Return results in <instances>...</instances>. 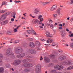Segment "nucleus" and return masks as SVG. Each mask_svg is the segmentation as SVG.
I'll list each match as a JSON object with an SVG mask.
<instances>
[{"label":"nucleus","mask_w":73,"mask_h":73,"mask_svg":"<svg viewBox=\"0 0 73 73\" xmlns=\"http://www.w3.org/2000/svg\"><path fill=\"white\" fill-rule=\"evenodd\" d=\"M31 61V60L28 59H25L23 60V62L25 63L24 64V66L25 67H28V68H30L32 66V64H29L28 62H29Z\"/></svg>","instance_id":"obj_1"},{"label":"nucleus","mask_w":73,"mask_h":73,"mask_svg":"<svg viewBox=\"0 0 73 73\" xmlns=\"http://www.w3.org/2000/svg\"><path fill=\"white\" fill-rule=\"evenodd\" d=\"M23 49L22 48L19 47L17 48L14 50V52L16 54H20L23 52Z\"/></svg>","instance_id":"obj_2"},{"label":"nucleus","mask_w":73,"mask_h":73,"mask_svg":"<svg viewBox=\"0 0 73 73\" xmlns=\"http://www.w3.org/2000/svg\"><path fill=\"white\" fill-rule=\"evenodd\" d=\"M6 54L7 56H13L14 54L12 52L11 49L9 48L6 53Z\"/></svg>","instance_id":"obj_3"},{"label":"nucleus","mask_w":73,"mask_h":73,"mask_svg":"<svg viewBox=\"0 0 73 73\" xmlns=\"http://www.w3.org/2000/svg\"><path fill=\"white\" fill-rule=\"evenodd\" d=\"M25 53L24 52H23L21 54L17 55V57L18 58H19L20 59H21V58H24V57H25Z\"/></svg>","instance_id":"obj_4"},{"label":"nucleus","mask_w":73,"mask_h":73,"mask_svg":"<svg viewBox=\"0 0 73 73\" xmlns=\"http://www.w3.org/2000/svg\"><path fill=\"white\" fill-rule=\"evenodd\" d=\"M35 72L36 73H41V66L38 65L36 66Z\"/></svg>","instance_id":"obj_5"},{"label":"nucleus","mask_w":73,"mask_h":73,"mask_svg":"<svg viewBox=\"0 0 73 73\" xmlns=\"http://www.w3.org/2000/svg\"><path fill=\"white\" fill-rule=\"evenodd\" d=\"M54 68L55 69L57 70H61L64 68V67L62 66H60L59 65H55L54 66Z\"/></svg>","instance_id":"obj_6"},{"label":"nucleus","mask_w":73,"mask_h":73,"mask_svg":"<svg viewBox=\"0 0 73 73\" xmlns=\"http://www.w3.org/2000/svg\"><path fill=\"white\" fill-rule=\"evenodd\" d=\"M21 62V61L20 60H18L14 62V64L15 65H19Z\"/></svg>","instance_id":"obj_7"},{"label":"nucleus","mask_w":73,"mask_h":73,"mask_svg":"<svg viewBox=\"0 0 73 73\" xmlns=\"http://www.w3.org/2000/svg\"><path fill=\"white\" fill-rule=\"evenodd\" d=\"M44 60L46 63H48L50 61V59L48 57H44Z\"/></svg>","instance_id":"obj_8"},{"label":"nucleus","mask_w":73,"mask_h":73,"mask_svg":"<svg viewBox=\"0 0 73 73\" xmlns=\"http://www.w3.org/2000/svg\"><path fill=\"white\" fill-rule=\"evenodd\" d=\"M29 52L31 54H36V50L33 49H31L29 51Z\"/></svg>","instance_id":"obj_9"},{"label":"nucleus","mask_w":73,"mask_h":73,"mask_svg":"<svg viewBox=\"0 0 73 73\" xmlns=\"http://www.w3.org/2000/svg\"><path fill=\"white\" fill-rule=\"evenodd\" d=\"M32 23L33 24H40V21H39L38 20L36 19L34 21V23H33V22L32 21Z\"/></svg>","instance_id":"obj_10"},{"label":"nucleus","mask_w":73,"mask_h":73,"mask_svg":"<svg viewBox=\"0 0 73 73\" xmlns=\"http://www.w3.org/2000/svg\"><path fill=\"white\" fill-rule=\"evenodd\" d=\"M29 45L31 48H34L35 47V44L32 42H30L29 43Z\"/></svg>","instance_id":"obj_11"},{"label":"nucleus","mask_w":73,"mask_h":73,"mask_svg":"<svg viewBox=\"0 0 73 73\" xmlns=\"http://www.w3.org/2000/svg\"><path fill=\"white\" fill-rule=\"evenodd\" d=\"M39 12H40V10L38 8H36L34 11V13L35 14H38Z\"/></svg>","instance_id":"obj_12"},{"label":"nucleus","mask_w":73,"mask_h":73,"mask_svg":"<svg viewBox=\"0 0 73 73\" xmlns=\"http://www.w3.org/2000/svg\"><path fill=\"white\" fill-rule=\"evenodd\" d=\"M63 64L64 65H72V63L70 62H64L63 63Z\"/></svg>","instance_id":"obj_13"},{"label":"nucleus","mask_w":73,"mask_h":73,"mask_svg":"<svg viewBox=\"0 0 73 73\" xmlns=\"http://www.w3.org/2000/svg\"><path fill=\"white\" fill-rule=\"evenodd\" d=\"M6 17V16L4 15H2V17L1 18L0 20L1 21H3V20H4L5 19Z\"/></svg>","instance_id":"obj_14"},{"label":"nucleus","mask_w":73,"mask_h":73,"mask_svg":"<svg viewBox=\"0 0 73 73\" xmlns=\"http://www.w3.org/2000/svg\"><path fill=\"white\" fill-rule=\"evenodd\" d=\"M16 12H13L11 14V16L12 17H13L14 19L16 18Z\"/></svg>","instance_id":"obj_15"},{"label":"nucleus","mask_w":73,"mask_h":73,"mask_svg":"<svg viewBox=\"0 0 73 73\" xmlns=\"http://www.w3.org/2000/svg\"><path fill=\"white\" fill-rule=\"evenodd\" d=\"M4 72V68L3 67H0V73H3Z\"/></svg>","instance_id":"obj_16"},{"label":"nucleus","mask_w":73,"mask_h":73,"mask_svg":"<svg viewBox=\"0 0 73 73\" xmlns=\"http://www.w3.org/2000/svg\"><path fill=\"white\" fill-rule=\"evenodd\" d=\"M36 45L37 47H40V43L38 41H36L35 42Z\"/></svg>","instance_id":"obj_17"},{"label":"nucleus","mask_w":73,"mask_h":73,"mask_svg":"<svg viewBox=\"0 0 73 73\" xmlns=\"http://www.w3.org/2000/svg\"><path fill=\"white\" fill-rule=\"evenodd\" d=\"M49 41H50V43H52V42H53V40H52V39L50 38H48V40H47L46 41L47 43H49Z\"/></svg>","instance_id":"obj_18"},{"label":"nucleus","mask_w":73,"mask_h":73,"mask_svg":"<svg viewBox=\"0 0 73 73\" xmlns=\"http://www.w3.org/2000/svg\"><path fill=\"white\" fill-rule=\"evenodd\" d=\"M31 31V34L33 35H37L35 31H34L33 29H32Z\"/></svg>","instance_id":"obj_19"},{"label":"nucleus","mask_w":73,"mask_h":73,"mask_svg":"<svg viewBox=\"0 0 73 73\" xmlns=\"http://www.w3.org/2000/svg\"><path fill=\"white\" fill-rule=\"evenodd\" d=\"M64 59V58L63 56H60L58 58V60H60V61H62Z\"/></svg>","instance_id":"obj_20"},{"label":"nucleus","mask_w":73,"mask_h":73,"mask_svg":"<svg viewBox=\"0 0 73 73\" xmlns=\"http://www.w3.org/2000/svg\"><path fill=\"white\" fill-rule=\"evenodd\" d=\"M46 34L47 37H52V36L50 35V33L48 31H46Z\"/></svg>","instance_id":"obj_21"},{"label":"nucleus","mask_w":73,"mask_h":73,"mask_svg":"<svg viewBox=\"0 0 73 73\" xmlns=\"http://www.w3.org/2000/svg\"><path fill=\"white\" fill-rule=\"evenodd\" d=\"M61 9V8L58 9L56 10V12L58 15H60V11Z\"/></svg>","instance_id":"obj_22"},{"label":"nucleus","mask_w":73,"mask_h":73,"mask_svg":"<svg viewBox=\"0 0 73 73\" xmlns=\"http://www.w3.org/2000/svg\"><path fill=\"white\" fill-rule=\"evenodd\" d=\"M72 69H73V66L68 67V68H67V70H70Z\"/></svg>","instance_id":"obj_23"},{"label":"nucleus","mask_w":73,"mask_h":73,"mask_svg":"<svg viewBox=\"0 0 73 73\" xmlns=\"http://www.w3.org/2000/svg\"><path fill=\"white\" fill-rule=\"evenodd\" d=\"M49 26H50V28H51V29H53V28H54V26L51 23H50Z\"/></svg>","instance_id":"obj_24"},{"label":"nucleus","mask_w":73,"mask_h":73,"mask_svg":"<svg viewBox=\"0 0 73 73\" xmlns=\"http://www.w3.org/2000/svg\"><path fill=\"white\" fill-rule=\"evenodd\" d=\"M49 3V2H43L42 3V5H46V4H48Z\"/></svg>","instance_id":"obj_25"},{"label":"nucleus","mask_w":73,"mask_h":73,"mask_svg":"<svg viewBox=\"0 0 73 73\" xmlns=\"http://www.w3.org/2000/svg\"><path fill=\"white\" fill-rule=\"evenodd\" d=\"M5 66L6 68H10V64H6Z\"/></svg>","instance_id":"obj_26"},{"label":"nucleus","mask_w":73,"mask_h":73,"mask_svg":"<svg viewBox=\"0 0 73 73\" xmlns=\"http://www.w3.org/2000/svg\"><path fill=\"white\" fill-rule=\"evenodd\" d=\"M7 3V2H3L1 6H3V5H7V3Z\"/></svg>","instance_id":"obj_27"},{"label":"nucleus","mask_w":73,"mask_h":73,"mask_svg":"<svg viewBox=\"0 0 73 73\" xmlns=\"http://www.w3.org/2000/svg\"><path fill=\"white\" fill-rule=\"evenodd\" d=\"M7 34H8V35H12V34L11 33V32L8 31L7 33Z\"/></svg>","instance_id":"obj_28"},{"label":"nucleus","mask_w":73,"mask_h":73,"mask_svg":"<svg viewBox=\"0 0 73 73\" xmlns=\"http://www.w3.org/2000/svg\"><path fill=\"white\" fill-rule=\"evenodd\" d=\"M50 57L51 58H55V55H51L50 56Z\"/></svg>","instance_id":"obj_29"},{"label":"nucleus","mask_w":73,"mask_h":73,"mask_svg":"<svg viewBox=\"0 0 73 73\" xmlns=\"http://www.w3.org/2000/svg\"><path fill=\"white\" fill-rule=\"evenodd\" d=\"M53 16L54 17H56L57 16V14H54L53 15Z\"/></svg>","instance_id":"obj_30"},{"label":"nucleus","mask_w":73,"mask_h":73,"mask_svg":"<svg viewBox=\"0 0 73 73\" xmlns=\"http://www.w3.org/2000/svg\"><path fill=\"white\" fill-rule=\"evenodd\" d=\"M51 73H55L56 72V70H51Z\"/></svg>","instance_id":"obj_31"},{"label":"nucleus","mask_w":73,"mask_h":73,"mask_svg":"<svg viewBox=\"0 0 73 73\" xmlns=\"http://www.w3.org/2000/svg\"><path fill=\"white\" fill-rule=\"evenodd\" d=\"M53 7L55 10H56V9H57V6L56 5H53Z\"/></svg>","instance_id":"obj_32"},{"label":"nucleus","mask_w":73,"mask_h":73,"mask_svg":"<svg viewBox=\"0 0 73 73\" xmlns=\"http://www.w3.org/2000/svg\"><path fill=\"white\" fill-rule=\"evenodd\" d=\"M3 61L1 59H0V65H2L3 64Z\"/></svg>","instance_id":"obj_33"},{"label":"nucleus","mask_w":73,"mask_h":73,"mask_svg":"<svg viewBox=\"0 0 73 73\" xmlns=\"http://www.w3.org/2000/svg\"><path fill=\"white\" fill-rule=\"evenodd\" d=\"M0 12L1 13H4V12H5V11H4L3 10H0Z\"/></svg>","instance_id":"obj_34"},{"label":"nucleus","mask_w":73,"mask_h":73,"mask_svg":"<svg viewBox=\"0 0 73 73\" xmlns=\"http://www.w3.org/2000/svg\"><path fill=\"white\" fill-rule=\"evenodd\" d=\"M3 55H2V54H0V58H1V59H3Z\"/></svg>","instance_id":"obj_35"},{"label":"nucleus","mask_w":73,"mask_h":73,"mask_svg":"<svg viewBox=\"0 0 73 73\" xmlns=\"http://www.w3.org/2000/svg\"><path fill=\"white\" fill-rule=\"evenodd\" d=\"M57 45V43L55 42L53 43L52 44V46H55V45Z\"/></svg>","instance_id":"obj_36"},{"label":"nucleus","mask_w":73,"mask_h":73,"mask_svg":"<svg viewBox=\"0 0 73 73\" xmlns=\"http://www.w3.org/2000/svg\"><path fill=\"white\" fill-rule=\"evenodd\" d=\"M1 25H5L4 21L1 22Z\"/></svg>","instance_id":"obj_37"},{"label":"nucleus","mask_w":73,"mask_h":73,"mask_svg":"<svg viewBox=\"0 0 73 73\" xmlns=\"http://www.w3.org/2000/svg\"><path fill=\"white\" fill-rule=\"evenodd\" d=\"M42 17V15H39L38 17V19H40V18H41V17Z\"/></svg>","instance_id":"obj_38"},{"label":"nucleus","mask_w":73,"mask_h":73,"mask_svg":"<svg viewBox=\"0 0 73 73\" xmlns=\"http://www.w3.org/2000/svg\"><path fill=\"white\" fill-rule=\"evenodd\" d=\"M51 11H54V7H53V6H52V7L50 9Z\"/></svg>","instance_id":"obj_39"},{"label":"nucleus","mask_w":73,"mask_h":73,"mask_svg":"<svg viewBox=\"0 0 73 73\" xmlns=\"http://www.w3.org/2000/svg\"><path fill=\"white\" fill-rule=\"evenodd\" d=\"M14 43L15 44H17V43H19V42H18V40H16L14 41Z\"/></svg>","instance_id":"obj_40"},{"label":"nucleus","mask_w":73,"mask_h":73,"mask_svg":"<svg viewBox=\"0 0 73 73\" xmlns=\"http://www.w3.org/2000/svg\"><path fill=\"white\" fill-rule=\"evenodd\" d=\"M9 15V13L7 12L6 13L4 14V15H5L6 16H7V15Z\"/></svg>","instance_id":"obj_41"},{"label":"nucleus","mask_w":73,"mask_h":73,"mask_svg":"<svg viewBox=\"0 0 73 73\" xmlns=\"http://www.w3.org/2000/svg\"><path fill=\"white\" fill-rule=\"evenodd\" d=\"M27 33H29V34H31V30L30 31V30H27Z\"/></svg>","instance_id":"obj_42"},{"label":"nucleus","mask_w":73,"mask_h":73,"mask_svg":"<svg viewBox=\"0 0 73 73\" xmlns=\"http://www.w3.org/2000/svg\"><path fill=\"white\" fill-rule=\"evenodd\" d=\"M50 23H46L45 24V25H46V26H49L50 25Z\"/></svg>","instance_id":"obj_43"},{"label":"nucleus","mask_w":73,"mask_h":73,"mask_svg":"<svg viewBox=\"0 0 73 73\" xmlns=\"http://www.w3.org/2000/svg\"><path fill=\"white\" fill-rule=\"evenodd\" d=\"M29 71V70L27 69L24 70V72H28Z\"/></svg>","instance_id":"obj_44"},{"label":"nucleus","mask_w":73,"mask_h":73,"mask_svg":"<svg viewBox=\"0 0 73 73\" xmlns=\"http://www.w3.org/2000/svg\"><path fill=\"white\" fill-rule=\"evenodd\" d=\"M4 22L5 24H7V23H8V21H4Z\"/></svg>","instance_id":"obj_45"},{"label":"nucleus","mask_w":73,"mask_h":73,"mask_svg":"<svg viewBox=\"0 0 73 73\" xmlns=\"http://www.w3.org/2000/svg\"><path fill=\"white\" fill-rule=\"evenodd\" d=\"M69 36L70 37H73V33H71V35H69Z\"/></svg>","instance_id":"obj_46"},{"label":"nucleus","mask_w":73,"mask_h":73,"mask_svg":"<svg viewBox=\"0 0 73 73\" xmlns=\"http://www.w3.org/2000/svg\"><path fill=\"white\" fill-rule=\"evenodd\" d=\"M14 32H17V28H16L14 30Z\"/></svg>","instance_id":"obj_47"},{"label":"nucleus","mask_w":73,"mask_h":73,"mask_svg":"<svg viewBox=\"0 0 73 73\" xmlns=\"http://www.w3.org/2000/svg\"><path fill=\"white\" fill-rule=\"evenodd\" d=\"M70 46L71 48H73V43L71 44L70 45Z\"/></svg>","instance_id":"obj_48"},{"label":"nucleus","mask_w":73,"mask_h":73,"mask_svg":"<svg viewBox=\"0 0 73 73\" xmlns=\"http://www.w3.org/2000/svg\"><path fill=\"white\" fill-rule=\"evenodd\" d=\"M58 51L59 52H61V53L63 52V51L61 50H58Z\"/></svg>","instance_id":"obj_49"},{"label":"nucleus","mask_w":73,"mask_h":73,"mask_svg":"<svg viewBox=\"0 0 73 73\" xmlns=\"http://www.w3.org/2000/svg\"><path fill=\"white\" fill-rule=\"evenodd\" d=\"M29 41H33V39L32 38H30L29 39Z\"/></svg>","instance_id":"obj_50"},{"label":"nucleus","mask_w":73,"mask_h":73,"mask_svg":"<svg viewBox=\"0 0 73 73\" xmlns=\"http://www.w3.org/2000/svg\"><path fill=\"white\" fill-rule=\"evenodd\" d=\"M62 32L63 33V34H64V35H66V34H65V31H62Z\"/></svg>","instance_id":"obj_51"},{"label":"nucleus","mask_w":73,"mask_h":73,"mask_svg":"<svg viewBox=\"0 0 73 73\" xmlns=\"http://www.w3.org/2000/svg\"><path fill=\"white\" fill-rule=\"evenodd\" d=\"M59 27H62V25L61 24H60L59 25Z\"/></svg>","instance_id":"obj_52"},{"label":"nucleus","mask_w":73,"mask_h":73,"mask_svg":"<svg viewBox=\"0 0 73 73\" xmlns=\"http://www.w3.org/2000/svg\"><path fill=\"white\" fill-rule=\"evenodd\" d=\"M71 1V4H73V0H70Z\"/></svg>","instance_id":"obj_53"},{"label":"nucleus","mask_w":73,"mask_h":73,"mask_svg":"<svg viewBox=\"0 0 73 73\" xmlns=\"http://www.w3.org/2000/svg\"><path fill=\"white\" fill-rule=\"evenodd\" d=\"M11 21H12V22H13V21H14V18H12L11 19Z\"/></svg>","instance_id":"obj_54"},{"label":"nucleus","mask_w":73,"mask_h":73,"mask_svg":"<svg viewBox=\"0 0 73 73\" xmlns=\"http://www.w3.org/2000/svg\"><path fill=\"white\" fill-rule=\"evenodd\" d=\"M39 19L40 20V21H43V18H40V19Z\"/></svg>","instance_id":"obj_55"},{"label":"nucleus","mask_w":73,"mask_h":73,"mask_svg":"<svg viewBox=\"0 0 73 73\" xmlns=\"http://www.w3.org/2000/svg\"><path fill=\"white\" fill-rule=\"evenodd\" d=\"M61 35H62V37H64V36H65V34H64L62 33V34Z\"/></svg>","instance_id":"obj_56"},{"label":"nucleus","mask_w":73,"mask_h":73,"mask_svg":"<svg viewBox=\"0 0 73 73\" xmlns=\"http://www.w3.org/2000/svg\"><path fill=\"white\" fill-rule=\"evenodd\" d=\"M45 45H47L48 46H49V45H50V44H45Z\"/></svg>","instance_id":"obj_57"},{"label":"nucleus","mask_w":73,"mask_h":73,"mask_svg":"<svg viewBox=\"0 0 73 73\" xmlns=\"http://www.w3.org/2000/svg\"><path fill=\"white\" fill-rule=\"evenodd\" d=\"M59 29L61 30L62 29V27H58Z\"/></svg>","instance_id":"obj_58"},{"label":"nucleus","mask_w":73,"mask_h":73,"mask_svg":"<svg viewBox=\"0 0 73 73\" xmlns=\"http://www.w3.org/2000/svg\"><path fill=\"white\" fill-rule=\"evenodd\" d=\"M39 28H44V27H42L41 26H39Z\"/></svg>","instance_id":"obj_59"},{"label":"nucleus","mask_w":73,"mask_h":73,"mask_svg":"<svg viewBox=\"0 0 73 73\" xmlns=\"http://www.w3.org/2000/svg\"><path fill=\"white\" fill-rule=\"evenodd\" d=\"M42 59H43V58L42 57V56H41L40 58V61H41L42 60Z\"/></svg>","instance_id":"obj_60"},{"label":"nucleus","mask_w":73,"mask_h":73,"mask_svg":"<svg viewBox=\"0 0 73 73\" xmlns=\"http://www.w3.org/2000/svg\"><path fill=\"white\" fill-rule=\"evenodd\" d=\"M73 17L71 18L70 19V21L71 22H72V21H73Z\"/></svg>","instance_id":"obj_61"},{"label":"nucleus","mask_w":73,"mask_h":73,"mask_svg":"<svg viewBox=\"0 0 73 73\" xmlns=\"http://www.w3.org/2000/svg\"><path fill=\"white\" fill-rule=\"evenodd\" d=\"M65 23H63V27H65Z\"/></svg>","instance_id":"obj_62"},{"label":"nucleus","mask_w":73,"mask_h":73,"mask_svg":"<svg viewBox=\"0 0 73 73\" xmlns=\"http://www.w3.org/2000/svg\"><path fill=\"white\" fill-rule=\"evenodd\" d=\"M66 30L67 32H69V31L68 29H66Z\"/></svg>","instance_id":"obj_63"},{"label":"nucleus","mask_w":73,"mask_h":73,"mask_svg":"<svg viewBox=\"0 0 73 73\" xmlns=\"http://www.w3.org/2000/svg\"><path fill=\"white\" fill-rule=\"evenodd\" d=\"M3 33H1V32H0V35H3Z\"/></svg>","instance_id":"obj_64"}]
</instances>
